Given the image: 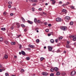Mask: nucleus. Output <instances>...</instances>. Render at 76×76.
I'll list each match as a JSON object with an SVG mask.
<instances>
[{
    "label": "nucleus",
    "mask_w": 76,
    "mask_h": 76,
    "mask_svg": "<svg viewBox=\"0 0 76 76\" xmlns=\"http://www.w3.org/2000/svg\"><path fill=\"white\" fill-rule=\"evenodd\" d=\"M70 8H71L72 9H74V10L75 9V6L73 5H72L71 6Z\"/></svg>",
    "instance_id": "nucleus-16"
},
{
    "label": "nucleus",
    "mask_w": 76,
    "mask_h": 76,
    "mask_svg": "<svg viewBox=\"0 0 76 76\" xmlns=\"http://www.w3.org/2000/svg\"><path fill=\"white\" fill-rule=\"evenodd\" d=\"M37 18H34V22L35 23H37Z\"/></svg>",
    "instance_id": "nucleus-25"
},
{
    "label": "nucleus",
    "mask_w": 76,
    "mask_h": 76,
    "mask_svg": "<svg viewBox=\"0 0 76 76\" xmlns=\"http://www.w3.org/2000/svg\"><path fill=\"white\" fill-rule=\"evenodd\" d=\"M42 74L43 76H47L48 75V73L46 72H43L42 73Z\"/></svg>",
    "instance_id": "nucleus-8"
},
{
    "label": "nucleus",
    "mask_w": 76,
    "mask_h": 76,
    "mask_svg": "<svg viewBox=\"0 0 76 76\" xmlns=\"http://www.w3.org/2000/svg\"><path fill=\"white\" fill-rule=\"evenodd\" d=\"M51 34H48V37H50V36H51Z\"/></svg>",
    "instance_id": "nucleus-50"
},
{
    "label": "nucleus",
    "mask_w": 76,
    "mask_h": 76,
    "mask_svg": "<svg viewBox=\"0 0 76 76\" xmlns=\"http://www.w3.org/2000/svg\"><path fill=\"white\" fill-rule=\"evenodd\" d=\"M1 29L2 30V31H5V30H6V28H1Z\"/></svg>",
    "instance_id": "nucleus-27"
},
{
    "label": "nucleus",
    "mask_w": 76,
    "mask_h": 76,
    "mask_svg": "<svg viewBox=\"0 0 76 76\" xmlns=\"http://www.w3.org/2000/svg\"><path fill=\"white\" fill-rule=\"evenodd\" d=\"M27 22L28 23L30 24H32V23H33V22L32 21H31L29 20H27Z\"/></svg>",
    "instance_id": "nucleus-13"
},
{
    "label": "nucleus",
    "mask_w": 76,
    "mask_h": 76,
    "mask_svg": "<svg viewBox=\"0 0 76 76\" xmlns=\"http://www.w3.org/2000/svg\"><path fill=\"white\" fill-rule=\"evenodd\" d=\"M11 44L12 45H16V42H12L11 43Z\"/></svg>",
    "instance_id": "nucleus-19"
},
{
    "label": "nucleus",
    "mask_w": 76,
    "mask_h": 76,
    "mask_svg": "<svg viewBox=\"0 0 76 76\" xmlns=\"http://www.w3.org/2000/svg\"><path fill=\"white\" fill-rule=\"evenodd\" d=\"M8 3L9 4H12V2L11 1H9Z\"/></svg>",
    "instance_id": "nucleus-30"
},
{
    "label": "nucleus",
    "mask_w": 76,
    "mask_h": 76,
    "mask_svg": "<svg viewBox=\"0 0 76 76\" xmlns=\"http://www.w3.org/2000/svg\"><path fill=\"white\" fill-rule=\"evenodd\" d=\"M66 4H64L63 5H62V6H66Z\"/></svg>",
    "instance_id": "nucleus-51"
},
{
    "label": "nucleus",
    "mask_w": 76,
    "mask_h": 76,
    "mask_svg": "<svg viewBox=\"0 0 76 76\" xmlns=\"http://www.w3.org/2000/svg\"><path fill=\"white\" fill-rule=\"evenodd\" d=\"M3 15H4V16H6V12H3Z\"/></svg>",
    "instance_id": "nucleus-32"
},
{
    "label": "nucleus",
    "mask_w": 76,
    "mask_h": 76,
    "mask_svg": "<svg viewBox=\"0 0 76 76\" xmlns=\"http://www.w3.org/2000/svg\"><path fill=\"white\" fill-rule=\"evenodd\" d=\"M56 75L57 76H59V75H60V72L59 71L56 72Z\"/></svg>",
    "instance_id": "nucleus-10"
},
{
    "label": "nucleus",
    "mask_w": 76,
    "mask_h": 76,
    "mask_svg": "<svg viewBox=\"0 0 76 76\" xmlns=\"http://www.w3.org/2000/svg\"><path fill=\"white\" fill-rule=\"evenodd\" d=\"M60 44H57V46H58V47H59V46H60Z\"/></svg>",
    "instance_id": "nucleus-62"
},
{
    "label": "nucleus",
    "mask_w": 76,
    "mask_h": 76,
    "mask_svg": "<svg viewBox=\"0 0 76 76\" xmlns=\"http://www.w3.org/2000/svg\"><path fill=\"white\" fill-rule=\"evenodd\" d=\"M37 0H34V2H37Z\"/></svg>",
    "instance_id": "nucleus-63"
},
{
    "label": "nucleus",
    "mask_w": 76,
    "mask_h": 76,
    "mask_svg": "<svg viewBox=\"0 0 76 76\" xmlns=\"http://www.w3.org/2000/svg\"><path fill=\"white\" fill-rule=\"evenodd\" d=\"M37 29H39V28H36L35 29V30L36 31H37V32H39V31H38V30Z\"/></svg>",
    "instance_id": "nucleus-31"
},
{
    "label": "nucleus",
    "mask_w": 76,
    "mask_h": 76,
    "mask_svg": "<svg viewBox=\"0 0 76 76\" xmlns=\"http://www.w3.org/2000/svg\"><path fill=\"white\" fill-rule=\"evenodd\" d=\"M71 75L72 76H75L76 75V72L74 71H72L71 73Z\"/></svg>",
    "instance_id": "nucleus-2"
},
{
    "label": "nucleus",
    "mask_w": 76,
    "mask_h": 76,
    "mask_svg": "<svg viewBox=\"0 0 76 76\" xmlns=\"http://www.w3.org/2000/svg\"><path fill=\"white\" fill-rule=\"evenodd\" d=\"M74 45H76V42L74 43Z\"/></svg>",
    "instance_id": "nucleus-64"
},
{
    "label": "nucleus",
    "mask_w": 76,
    "mask_h": 76,
    "mask_svg": "<svg viewBox=\"0 0 76 76\" xmlns=\"http://www.w3.org/2000/svg\"><path fill=\"white\" fill-rule=\"evenodd\" d=\"M28 46L31 48H35V46H34L33 45H29Z\"/></svg>",
    "instance_id": "nucleus-15"
},
{
    "label": "nucleus",
    "mask_w": 76,
    "mask_h": 76,
    "mask_svg": "<svg viewBox=\"0 0 76 76\" xmlns=\"http://www.w3.org/2000/svg\"><path fill=\"white\" fill-rule=\"evenodd\" d=\"M16 25L17 27L18 28H20V23H16Z\"/></svg>",
    "instance_id": "nucleus-6"
},
{
    "label": "nucleus",
    "mask_w": 76,
    "mask_h": 76,
    "mask_svg": "<svg viewBox=\"0 0 76 76\" xmlns=\"http://www.w3.org/2000/svg\"><path fill=\"white\" fill-rule=\"evenodd\" d=\"M21 26L22 27H23V28H24V27H25V25L23 24H21Z\"/></svg>",
    "instance_id": "nucleus-35"
},
{
    "label": "nucleus",
    "mask_w": 76,
    "mask_h": 76,
    "mask_svg": "<svg viewBox=\"0 0 76 76\" xmlns=\"http://www.w3.org/2000/svg\"><path fill=\"white\" fill-rule=\"evenodd\" d=\"M70 4V3L69 2H67L66 3V5H68V4Z\"/></svg>",
    "instance_id": "nucleus-39"
},
{
    "label": "nucleus",
    "mask_w": 76,
    "mask_h": 76,
    "mask_svg": "<svg viewBox=\"0 0 76 76\" xmlns=\"http://www.w3.org/2000/svg\"><path fill=\"white\" fill-rule=\"evenodd\" d=\"M65 19L67 20L68 21H69V20H70V18L69 16H66L65 17Z\"/></svg>",
    "instance_id": "nucleus-7"
},
{
    "label": "nucleus",
    "mask_w": 76,
    "mask_h": 76,
    "mask_svg": "<svg viewBox=\"0 0 76 76\" xmlns=\"http://www.w3.org/2000/svg\"><path fill=\"white\" fill-rule=\"evenodd\" d=\"M73 36H72V35H70V36H69V38H72V37Z\"/></svg>",
    "instance_id": "nucleus-52"
},
{
    "label": "nucleus",
    "mask_w": 76,
    "mask_h": 76,
    "mask_svg": "<svg viewBox=\"0 0 76 76\" xmlns=\"http://www.w3.org/2000/svg\"><path fill=\"white\" fill-rule=\"evenodd\" d=\"M69 43H70V42H69V41H67V43L68 44H69Z\"/></svg>",
    "instance_id": "nucleus-61"
},
{
    "label": "nucleus",
    "mask_w": 76,
    "mask_h": 76,
    "mask_svg": "<svg viewBox=\"0 0 76 76\" xmlns=\"http://www.w3.org/2000/svg\"><path fill=\"white\" fill-rule=\"evenodd\" d=\"M70 25H73V21H71L70 22Z\"/></svg>",
    "instance_id": "nucleus-20"
},
{
    "label": "nucleus",
    "mask_w": 76,
    "mask_h": 76,
    "mask_svg": "<svg viewBox=\"0 0 76 76\" xmlns=\"http://www.w3.org/2000/svg\"><path fill=\"white\" fill-rule=\"evenodd\" d=\"M48 48L50 51H52V50H53V47L51 46H48Z\"/></svg>",
    "instance_id": "nucleus-3"
},
{
    "label": "nucleus",
    "mask_w": 76,
    "mask_h": 76,
    "mask_svg": "<svg viewBox=\"0 0 76 76\" xmlns=\"http://www.w3.org/2000/svg\"><path fill=\"white\" fill-rule=\"evenodd\" d=\"M58 39H59V40H60V39H63V37H59L58 38Z\"/></svg>",
    "instance_id": "nucleus-23"
},
{
    "label": "nucleus",
    "mask_w": 76,
    "mask_h": 76,
    "mask_svg": "<svg viewBox=\"0 0 76 76\" xmlns=\"http://www.w3.org/2000/svg\"><path fill=\"white\" fill-rule=\"evenodd\" d=\"M44 58L43 57H41L40 58V60L41 61H42V60H44Z\"/></svg>",
    "instance_id": "nucleus-29"
},
{
    "label": "nucleus",
    "mask_w": 76,
    "mask_h": 76,
    "mask_svg": "<svg viewBox=\"0 0 76 76\" xmlns=\"http://www.w3.org/2000/svg\"><path fill=\"white\" fill-rule=\"evenodd\" d=\"M66 47L67 48H70V46L69 45H66Z\"/></svg>",
    "instance_id": "nucleus-26"
},
{
    "label": "nucleus",
    "mask_w": 76,
    "mask_h": 76,
    "mask_svg": "<svg viewBox=\"0 0 76 76\" xmlns=\"http://www.w3.org/2000/svg\"><path fill=\"white\" fill-rule=\"evenodd\" d=\"M50 42L52 44H53L54 42V40L53 39H51L50 41Z\"/></svg>",
    "instance_id": "nucleus-14"
},
{
    "label": "nucleus",
    "mask_w": 76,
    "mask_h": 76,
    "mask_svg": "<svg viewBox=\"0 0 76 76\" xmlns=\"http://www.w3.org/2000/svg\"><path fill=\"white\" fill-rule=\"evenodd\" d=\"M4 43H5L6 44L8 45L9 44V42L7 41V40H5L4 41Z\"/></svg>",
    "instance_id": "nucleus-17"
},
{
    "label": "nucleus",
    "mask_w": 76,
    "mask_h": 76,
    "mask_svg": "<svg viewBox=\"0 0 76 76\" xmlns=\"http://www.w3.org/2000/svg\"><path fill=\"white\" fill-rule=\"evenodd\" d=\"M22 36V35H21V34L18 36H17V38H19V37H21V36Z\"/></svg>",
    "instance_id": "nucleus-43"
},
{
    "label": "nucleus",
    "mask_w": 76,
    "mask_h": 76,
    "mask_svg": "<svg viewBox=\"0 0 76 76\" xmlns=\"http://www.w3.org/2000/svg\"><path fill=\"white\" fill-rule=\"evenodd\" d=\"M56 20L57 22H61V19L60 18H57L56 19Z\"/></svg>",
    "instance_id": "nucleus-4"
},
{
    "label": "nucleus",
    "mask_w": 76,
    "mask_h": 76,
    "mask_svg": "<svg viewBox=\"0 0 76 76\" xmlns=\"http://www.w3.org/2000/svg\"><path fill=\"white\" fill-rule=\"evenodd\" d=\"M36 5V4H33V6H35Z\"/></svg>",
    "instance_id": "nucleus-58"
},
{
    "label": "nucleus",
    "mask_w": 76,
    "mask_h": 76,
    "mask_svg": "<svg viewBox=\"0 0 76 76\" xmlns=\"http://www.w3.org/2000/svg\"><path fill=\"white\" fill-rule=\"evenodd\" d=\"M8 7H9V8L10 9L11 8V5H10L8 6Z\"/></svg>",
    "instance_id": "nucleus-46"
},
{
    "label": "nucleus",
    "mask_w": 76,
    "mask_h": 76,
    "mask_svg": "<svg viewBox=\"0 0 76 76\" xmlns=\"http://www.w3.org/2000/svg\"><path fill=\"white\" fill-rule=\"evenodd\" d=\"M61 29L64 31H67V27L65 26H62L61 27Z\"/></svg>",
    "instance_id": "nucleus-1"
},
{
    "label": "nucleus",
    "mask_w": 76,
    "mask_h": 76,
    "mask_svg": "<svg viewBox=\"0 0 76 76\" xmlns=\"http://www.w3.org/2000/svg\"><path fill=\"white\" fill-rule=\"evenodd\" d=\"M19 45V48L20 49H21L22 48V45L21 44H18Z\"/></svg>",
    "instance_id": "nucleus-22"
},
{
    "label": "nucleus",
    "mask_w": 76,
    "mask_h": 76,
    "mask_svg": "<svg viewBox=\"0 0 76 76\" xmlns=\"http://www.w3.org/2000/svg\"><path fill=\"white\" fill-rule=\"evenodd\" d=\"M5 75L6 76H9V74L7 73H6Z\"/></svg>",
    "instance_id": "nucleus-42"
},
{
    "label": "nucleus",
    "mask_w": 76,
    "mask_h": 76,
    "mask_svg": "<svg viewBox=\"0 0 76 76\" xmlns=\"http://www.w3.org/2000/svg\"><path fill=\"white\" fill-rule=\"evenodd\" d=\"M54 70L56 72H58V71H59L58 68L57 67L54 68Z\"/></svg>",
    "instance_id": "nucleus-5"
},
{
    "label": "nucleus",
    "mask_w": 76,
    "mask_h": 76,
    "mask_svg": "<svg viewBox=\"0 0 76 76\" xmlns=\"http://www.w3.org/2000/svg\"><path fill=\"white\" fill-rule=\"evenodd\" d=\"M55 42H56L57 43L58 42V40H57V39H55Z\"/></svg>",
    "instance_id": "nucleus-48"
},
{
    "label": "nucleus",
    "mask_w": 76,
    "mask_h": 76,
    "mask_svg": "<svg viewBox=\"0 0 76 76\" xmlns=\"http://www.w3.org/2000/svg\"><path fill=\"white\" fill-rule=\"evenodd\" d=\"M21 54H22V55H23V56L26 55V54H25V51H21Z\"/></svg>",
    "instance_id": "nucleus-12"
},
{
    "label": "nucleus",
    "mask_w": 76,
    "mask_h": 76,
    "mask_svg": "<svg viewBox=\"0 0 76 76\" xmlns=\"http://www.w3.org/2000/svg\"><path fill=\"white\" fill-rule=\"evenodd\" d=\"M48 26H49V27H51V24H48Z\"/></svg>",
    "instance_id": "nucleus-45"
},
{
    "label": "nucleus",
    "mask_w": 76,
    "mask_h": 76,
    "mask_svg": "<svg viewBox=\"0 0 76 76\" xmlns=\"http://www.w3.org/2000/svg\"><path fill=\"white\" fill-rule=\"evenodd\" d=\"M10 15L11 16H13V13H11V14H10Z\"/></svg>",
    "instance_id": "nucleus-60"
},
{
    "label": "nucleus",
    "mask_w": 76,
    "mask_h": 76,
    "mask_svg": "<svg viewBox=\"0 0 76 76\" xmlns=\"http://www.w3.org/2000/svg\"><path fill=\"white\" fill-rule=\"evenodd\" d=\"M42 21H41L40 20H37V23H41Z\"/></svg>",
    "instance_id": "nucleus-28"
},
{
    "label": "nucleus",
    "mask_w": 76,
    "mask_h": 76,
    "mask_svg": "<svg viewBox=\"0 0 76 76\" xmlns=\"http://www.w3.org/2000/svg\"><path fill=\"white\" fill-rule=\"evenodd\" d=\"M39 10L41 11V10H42V9L41 8H39Z\"/></svg>",
    "instance_id": "nucleus-53"
},
{
    "label": "nucleus",
    "mask_w": 76,
    "mask_h": 76,
    "mask_svg": "<svg viewBox=\"0 0 76 76\" xmlns=\"http://www.w3.org/2000/svg\"><path fill=\"white\" fill-rule=\"evenodd\" d=\"M25 72V70L23 69H22L21 70L20 72L21 73H23V72Z\"/></svg>",
    "instance_id": "nucleus-24"
},
{
    "label": "nucleus",
    "mask_w": 76,
    "mask_h": 76,
    "mask_svg": "<svg viewBox=\"0 0 76 76\" xmlns=\"http://www.w3.org/2000/svg\"><path fill=\"white\" fill-rule=\"evenodd\" d=\"M49 31V30H48V29H46L45 30V32H48Z\"/></svg>",
    "instance_id": "nucleus-47"
},
{
    "label": "nucleus",
    "mask_w": 76,
    "mask_h": 76,
    "mask_svg": "<svg viewBox=\"0 0 76 76\" xmlns=\"http://www.w3.org/2000/svg\"><path fill=\"white\" fill-rule=\"evenodd\" d=\"M8 58V55H5L4 56V58H5L6 59H7V58Z\"/></svg>",
    "instance_id": "nucleus-11"
},
{
    "label": "nucleus",
    "mask_w": 76,
    "mask_h": 76,
    "mask_svg": "<svg viewBox=\"0 0 76 76\" xmlns=\"http://www.w3.org/2000/svg\"><path fill=\"white\" fill-rule=\"evenodd\" d=\"M45 25H47L48 24V23H47V22H45V23H44Z\"/></svg>",
    "instance_id": "nucleus-57"
},
{
    "label": "nucleus",
    "mask_w": 76,
    "mask_h": 76,
    "mask_svg": "<svg viewBox=\"0 0 76 76\" xmlns=\"http://www.w3.org/2000/svg\"><path fill=\"white\" fill-rule=\"evenodd\" d=\"M26 59L27 60H30V58L29 57H26Z\"/></svg>",
    "instance_id": "nucleus-33"
},
{
    "label": "nucleus",
    "mask_w": 76,
    "mask_h": 76,
    "mask_svg": "<svg viewBox=\"0 0 76 76\" xmlns=\"http://www.w3.org/2000/svg\"><path fill=\"white\" fill-rule=\"evenodd\" d=\"M36 42H39V40L38 39H37L36 40Z\"/></svg>",
    "instance_id": "nucleus-44"
},
{
    "label": "nucleus",
    "mask_w": 76,
    "mask_h": 76,
    "mask_svg": "<svg viewBox=\"0 0 76 76\" xmlns=\"http://www.w3.org/2000/svg\"><path fill=\"white\" fill-rule=\"evenodd\" d=\"M51 71L52 72H54V68H52L50 69Z\"/></svg>",
    "instance_id": "nucleus-21"
},
{
    "label": "nucleus",
    "mask_w": 76,
    "mask_h": 76,
    "mask_svg": "<svg viewBox=\"0 0 76 76\" xmlns=\"http://www.w3.org/2000/svg\"><path fill=\"white\" fill-rule=\"evenodd\" d=\"M56 1H52V4H55V3H56Z\"/></svg>",
    "instance_id": "nucleus-37"
},
{
    "label": "nucleus",
    "mask_w": 76,
    "mask_h": 76,
    "mask_svg": "<svg viewBox=\"0 0 76 76\" xmlns=\"http://www.w3.org/2000/svg\"><path fill=\"white\" fill-rule=\"evenodd\" d=\"M66 12H67V11H66V9H63L62 10V12H65V13H66Z\"/></svg>",
    "instance_id": "nucleus-18"
},
{
    "label": "nucleus",
    "mask_w": 76,
    "mask_h": 76,
    "mask_svg": "<svg viewBox=\"0 0 76 76\" xmlns=\"http://www.w3.org/2000/svg\"><path fill=\"white\" fill-rule=\"evenodd\" d=\"M27 31V29L26 28L24 29V31H25V32H26V31Z\"/></svg>",
    "instance_id": "nucleus-54"
},
{
    "label": "nucleus",
    "mask_w": 76,
    "mask_h": 76,
    "mask_svg": "<svg viewBox=\"0 0 76 76\" xmlns=\"http://www.w3.org/2000/svg\"><path fill=\"white\" fill-rule=\"evenodd\" d=\"M50 76H54V74H53V73H51V74L50 75Z\"/></svg>",
    "instance_id": "nucleus-40"
},
{
    "label": "nucleus",
    "mask_w": 76,
    "mask_h": 76,
    "mask_svg": "<svg viewBox=\"0 0 76 76\" xmlns=\"http://www.w3.org/2000/svg\"><path fill=\"white\" fill-rule=\"evenodd\" d=\"M3 41V38L2 37L0 38V42H1Z\"/></svg>",
    "instance_id": "nucleus-36"
},
{
    "label": "nucleus",
    "mask_w": 76,
    "mask_h": 76,
    "mask_svg": "<svg viewBox=\"0 0 76 76\" xmlns=\"http://www.w3.org/2000/svg\"><path fill=\"white\" fill-rule=\"evenodd\" d=\"M14 28V27L13 26H12L11 27V29H13V28Z\"/></svg>",
    "instance_id": "nucleus-41"
},
{
    "label": "nucleus",
    "mask_w": 76,
    "mask_h": 76,
    "mask_svg": "<svg viewBox=\"0 0 76 76\" xmlns=\"http://www.w3.org/2000/svg\"><path fill=\"white\" fill-rule=\"evenodd\" d=\"M72 39H73V40L74 41H75L76 40V36H73L72 37Z\"/></svg>",
    "instance_id": "nucleus-9"
},
{
    "label": "nucleus",
    "mask_w": 76,
    "mask_h": 76,
    "mask_svg": "<svg viewBox=\"0 0 76 76\" xmlns=\"http://www.w3.org/2000/svg\"><path fill=\"white\" fill-rule=\"evenodd\" d=\"M26 50H30V48H27L26 49Z\"/></svg>",
    "instance_id": "nucleus-56"
},
{
    "label": "nucleus",
    "mask_w": 76,
    "mask_h": 76,
    "mask_svg": "<svg viewBox=\"0 0 76 76\" xmlns=\"http://www.w3.org/2000/svg\"><path fill=\"white\" fill-rule=\"evenodd\" d=\"M2 71H3V70L2 69H0V72H2Z\"/></svg>",
    "instance_id": "nucleus-59"
},
{
    "label": "nucleus",
    "mask_w": 76,
    "mask_h": 76,
    "mask_svg": "<svg viewBox=\"0 0 76 76\" xmlns=\"http://www.w3.org/2000/svg\"><path fill=\"white\" fill-rule=\"evenodd\" d=\"M59 4H62V2L61 1H59Z\"/></svg>",
    "instance_id": "nucleus-49"
},
{
    "label": "nucleus",
    "mask_w": 76,
    "mask_h": 76,
    "mask_svg": "<svg viewBox=\"0 0 76 76\" xmlns=\"http://www.w3.org/2000/svg\"><path fill=\"white\" fill-rule=\"evenodd\" d=\"M32 11L33 12H34V11H35V10H34V8L32 7Z\"/></svg>",
    "instance_id": "nucleus-38"
},
{
    "label": "nucleus",
    "mask_w": 76,
    "mask_h": 76,
    "mask_svg": "<svg viewBox=\"0 0 76 76\" xmlns=\"http://www.w3.org/2000/svg\"><path fill=\"white\" fill-rule=\"evenodd\" d=\"M21 19H22V20L23 21V22H25V19H24L22 17L21 18Z\"/></svg>",
    "instance_id": "nucleus-34"
},
{
    "label": "nucleus",
    "mask_w": 76,
    "mask_h": 76,
    "mask_svg": "<svg viewBox=\"0 0 76 76\" xmlns=\"http://www.w3.org/2000/svg\"><path fill=\"white\" fill-rule=\"evenodd\" d=\"M34 0H29L30 1H31L32 2H34Z\"/></svg>",
    "instance_id": "nucleus-55"
}]
</instances>
